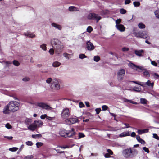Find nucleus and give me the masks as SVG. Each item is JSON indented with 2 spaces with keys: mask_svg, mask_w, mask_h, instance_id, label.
<instances>
[{
  "mask_svg": "<svg viewBox=\"0 0 159 159\" xmlns=\"http://www.w3.org/2000/svg\"><path fill=\"white\" fill-rule=\"evenodd\" d=\"M121 20L120 19H117L116 21V25H120V23L121 22Z\"/></svg>",
  "mask_w": 159,
  "mask_h": 159,
  "instance_id": "nucleus-52",
  "label": "nucleus"
},
{
  "mask_svg": "<svg viewBox=\"0 0 159 159\" xmlns=\"http://www.w3.org/2000/svg\"><path fill=\"white\" fill-rule=\"evenodd\" d=\"M7 105L10 112H14L17 111L19 108L20 103L16 101H11Z\"/></svg>",
  "mask_w": 159,
  "mask_h": 159,
  "instance_id": "nucleus-3",
  "label": "nucleus"
},
{
  "mask_svg": "<svg viewBox=\"0 0 159 159\" xmlns=\"http://www.w3.org/2000/svg\"><path fill=\"white\" fill-rule=\"evenodd\" d=\"M13 63L14 65L16 66H18L20 64L18 62V61L16 60H14L13 61Z\"/></svg>",
  "mask_w": 159,
  "mask_h": 159,
  "instance_id": "nucleus-51",
  "label": "nucleus"
},
{
  "mask_svg": "<svg viewBox=\"0 0 159 159\" xmlns=\"http://www.w3.org/2000/svg\"><path fill=\"white\" fill-rule=\"evenodd\" d=\"M108 153L110 155H112L113 154V152L110 149H108L107 150Z\"/></svg>",
  "mask_w": 159,
  "mask_h": 159,
  "instance_id": "nucleus-61",
  "label": "nucleus"
},
{
  "mask_svg": "<svg viewBox=\"0 0 159 159\" xmlns=\"http://www.w3.org/2000/svg\"><path fill=\"white\" fill-rule=\"evenodd\" d=\"M18 148L17 147H13L9 148V150L11 152H15L18 150Z\"/></svg>",
  "mask_w": 159,
  "mask_h": 159,
  "instance_id": "nucleus-34",
  "label": "nucleus"
},
{
  "mask_svg": "<svg viewBox=\"0 0 159 159\" xmlns=\"http://www.w3.org/2000/svg\"><path fill=\"white\" fill-rule=\"evenodd\" d=\"M74 129L73 128H72L71 129V130L67 131V137H72L75 134V132Z\"/></svg>",
  "mask_w": 159,
  "mask_h": 159,
  "instance_id": "nucleus-14",
  "label": "nucleus"
},
{
  "mask_svg": "<svg viewBox=\"0 0 159 159\" xmlns=\"http://www.w3.org/2000/svg\"><path fill=\"white\" fill-rule=\"evenodd\" d=\"M61 65V63L58 61H54L52 64V66L54 67H58Z\"/></svg>",
  "mask_w": 159,
  "mask_h": 159,
  "instance_id": "nucleus-24",
  "label": "nucleus"
},
{
  "mask_svg": "<svg viewBox=\"0 0 159 159\" xmlns=\"http://www.w3.org/2000/svg\"><path fill=\"white\" fill-rule=\"evenodd\" d=\"M141 89L140 87H133V89L130 90H132L135 92H140Z\"/></svg>",
  "mask_w": 159,
  "mask_h": 159,
  "instance_id": "nucleus-26",
  "label": "nucleus"
},
{
  "mask_svg": "<svg viewBox=\"0 0 159 159\" xmlns=\"http://www.w3.org/2000/svg\"><path fill=\"white\" fill-rule=\"evenodd\" d=\"M125 74V70L123 69L120 70L117 73V78L118 80L121 81L124 78Z\"/></svg>",
  "mask_w": 159,
  "mask_h": 159,
  "instance_id": "nucleus-9",
  "label": "nucleus"
},
{
  "mask_svg": "<svg viewBox=\"0 0 159 159\" xmlns=\"http://www.w3.org/2000/svg\"><path fill=\"white\" fill-rule=\"evenodd\" d=\"M50 87L53 90H58L60 88V84L59 81L56 79L52 80L51 83Z\"/></svg>",
  "mask_w": 159,
  "mask_h": 159,
  "instance_id": "nucleus-5",
  "label": "nucleus"
},
{
  "mask_svg": "<svg viewBox=\"0 0 159 159\" xmlns=\"http://www.w3.org/2000/svg\"><path fill=\"white\" fill-rule=\"evenodd\" d=\"M78 139H80L85 137V135L82 133H79L78 134Z\"/></svg>",
  "mask_w": 159,
  "mask_h": 159,
  "instance_id": "nucleus-31",
  "label": "nucleus"
},
{
  "mask_svg": "<svg viewBox=\"0 0 159 159\" xmlns=\"http://www.w3.org/2000/svg\"><path fill=\"white\" fill-rule=\"evenodd\" d=\"M101 111V109L100 108H97L95 109V111H96V113L97 114H99V113Z\"/></svg>",
  "mask_w": 159,
  "mask_h": 159,
  "instance_id": "nucleus-56",
  "label": "nucleus"
},
{
  "mask_svg": "<svg viewBox=\"0 0 159 159\" xmlns=\"http://www.w3.org/2000/svg\"><path fill=\"white\" fill-rule=\"evenodd\" d=\"M92 30L93 28L91 26H88L87 29V31L89 33H90Z\"/></svg>",
  "mask_w": 159,
  "mask_h": 159,
  "instance_id": "nucleus-41",
  "label": "nucleus"
},
{
  "mask_svg": "<svg viewBox=\"0 0 159 159\" xmlns=\"http://www.w3.org/2000/svg\"><path fill=\"white\" fill-rule=\"evenodd\" d=\"M143 87H145L146 85H147L149 87L152 88L154 86V82H151V81L149 80H148L147 82L144 83L143 82Z\"/></svg>",
  "mask_w": 159,
  "mask_h": 159,
  "instance_id": "nucleus-12",
  "label": "nucleus"
},
{
  "mask_svg": "<svg viewBox=\"0 0 159 159\" xmlns=\"http://www.w3.org/2000/svg\"><path fill=\"white\" fill-rule=\"evenodd\" d=\"M71 119H67L65 120L66 123L69 125H71V121H70Z\"/></svg>",
  "mask_w": 159,
  "mask_h": 159,
  "instance_id": "nucleus-45",
  "label": "nucleus"
},
{
  "mask_svg": "<svg viewBox=\"0 0 159 159\" xmlns=\"http://www.w3.org/2000/svg\"><path fill=\"white\" fill-rule=\"evenodd\" d=\"M138 142L141 143L142 144H145V141L141 139Z\"/></svg>",
  "mask_w": 159,
  "mask_h": 159,
  "instance_id": "nucleus-64",
  "label": "nucleus"
},
{
  "mask_svg": "<svg viewBox=\"0 0 159 159\" xmlns=\"http://www.w3.org/2000/svg\"><path fill=\"white\" fill-rule=\"evenodd\" d=\"M132 82L136 84H138L139 85H140L142 86H143V82H137L135 81H132Z\"/></svg>",
  "mask_w": 159,
  "mask_h": 159,
  "instance_id": "nucleus-44",
  "label": "nucleus"
},
{
  "mask_svg": "<svg viewBox=\"0 0 159 159\" xmlns=\"http://www.w3.org/2000/svg\"><path fill=\"white\" fill-rule=\"evenodd\" d=\"M102 110L105 111L107 110L108 107L106 105H103L102 106Z\"/></svg>",
  "mask_w": 159,
  "mask_h": 159,
  "instance_id": "nucleus-55",
  "label": "nucleus"
},
{
  "mask_svg": "<svg viewBox=\"0 0 159 159\" xmlns=\"http://www.w3.org/2000/svg\"><path fill=\"white\" fill-rule=\"evenodd\" d=\"M115 27L120 32H124L125 30V28L122 24L116 25Z\"/></svg>",
  "mask_w": 159,
  "mask_h": 159,
  "instance_id": "nucleus-13",
  "label": "nucleus"
},
{
  "mask_svg": "<svg viewBox=\"0 0 159 159\" xmlns=\"http://www.w3.org/2000/svg\"><path fill=\"white\" fill-rule=\"evenodd\" d=\"M130 66L134 69H139L142 71H144L143 73V75L145 77H149L150 76V75L149 72L147 71L143 67L141 66H137L133 63H131L130 65Z\"/></svg>",
  "mask_w": 159,
  "mask_h": 159,
  "instance_id": "nucleus-4",
  "label": "nucleus"
},
{
  "mask_svg": "<svg viewBox=\"0 0 159 159\" xmlns=\"http://www.w3.org/2000/svg\"><path fill=\"white\" fill-rule=\"evenodd\" d=\"M136 37L138 38H143L146 39L148 37L147 32L146 31H139L138 32L135 33L134 34Z\"/></svg>",
  "mask_w": 159,
  "mask_h": 159,
  "instance_id": "nucleus-8",
  "label": "nucleus"
},
{
  "mask_svg": "<svg viewBox=\"0 0 159 159\" xmlns=\"http://www.w3.org/2000/svg\"><path fill=\"white\" fill-rule=\"evenodd\" d=\"M40 48L44 51H46L47 50L46 45L45 44H42L40 45Z\"/></svg>",
  "mask_w": 159,
  "mask_h": 159,
  "instance_id": "nucleus-27",
  "label": "nucleus"
},
{
  "mask_svg": "<svg viewBox=\"0 0 159 159\" xmlns=\"http://www.w3.org/2000/svg\"><path fill=\"white\" fill-rule=\"evenodd\" d=\"M154 14L156 17L157 18L159 19V10H156L154 12Z\"/></svg>",
  "mask_w": 159,
  "mask_h": 159,
  "instance_id": "nucleus-35",
  "label": "nucleus"
},
{
  "mask_svg": "<svg viewBox=\"0 0 159 159\" xmlns=\"http://www.w3.org/2000/svg\"><path fill=\"white\" fill-rule=\"evenodd\" d=\"M34 123V124L35 125L36 128L40 127L43 125V123L41 120H35Z\"/></svg>",
  "mask_w": 159,
  "mask_h": 159,
  "instance_id": "nucleus-17",
  "label": "nucleus"
},
{
  "mask_svg": "<svg viewBox=\"0 0 159 159\" xmlns=\"http://www.w3.org/2000/svg\"><path fill=\"white\" fill-rule=\"evenodd\" d=\"M140 102L142 104H145L147 103V101L145 99L141 98Z\"/></svg>",
  "mask_w": 159,
  "mask_h": 159,
  "instance_id": "nucleus-39",
  "label": "nucleus"
},
{
  "mask_svg": "<svg viewBox=\"0 0 159 159\" xmlns=\"http://www.w3.org/2000/svg\"><path fill=\"white\" fill-rule=\"evenodd\" d=\"M86 48L89 51H92L94 49L95 47L91 42L88 41L86 43Z\"/></svg>",
  "mask_w": 159,
  "mask_h": 159,
  "instance_id": "nucleus-11",
  "label": "nucleus"
},
{
  "mask_svg": "<svg viewBox=\"0 0 159 159\" xmlns=\"http://www.w3.org/2000/svg\"><path fill=\"white\" fill-rule=\"evenodd\" d=\"M10 111L9 110V108L8 107V106H7L5 107L4 108L3 113L4 114H8L10 113Z\"/></svg>",
  "mask_w": 159,
  "mask_h": 159,
  "instance_id": "nucleus-22",
  "label": "nucleus"
},
{
  "mask_svg": "<svg viewBox=\"0 0 159 159\" xmlns=\"http://www.w3.org/2000/svg\"><path fill=\"white\" fill-rule=\"evenodd\" d=\"M3 62L7 66H9V65L11 64V62L10 61H4Z\"/></svg>",
  "mask_w": 159,
  "mask_h": 159,
  "instance_id": "nucleus-59",
  "label": "nucleus"
},
{
  "mask_svg": "<svg viewBox=\"0 0 159 159\" xmlns=\"http://www.w3.org/2000/svg\"><path fill=\"white\" fill-rule=\"evenodd\" d=\"M51 25L52 27H54L59 30H61L62 29L61 26L60 25L57 23H52L51 24Z\"/></svg>",
  "mask_w": 159,
  "mask_h": 159,
  "instance_id": "nucleus-20",
  "label": "nucleus"
},
{
  "mask_svg": "<svg viewBox=\"0 0 159 159\" xmlns=\"http://www.w3.org/2000/svg\"><path fill=\"white\" fill-rule=\"evenodd\" d=\"M47 117V115L46 114L42 115L40 116V118L42 119H44Z\"/></svg>",
  "mask_w": 159,
  "mask_h": 159,
  "instance_id": "nucleus-58",
  "label": "nucleus"
},
{
  "mask_svg": "<svg viewBox=\"0 0 159 159\" xmlns=\"http://www.w3.org/2000/svg\"><path fill=\"white\" fill-rule=\"evenodd\" d=\"M42 137V135L41 134H34L32 135V137L33 138H40Z\"/></svg>",
  "mask_w": 159,
  "mask_h": 159,
  "instance_id": "nucleus-33",
  "label": "nucleus"
},
{
  "mask_svg": "<svg viewBox=\"0 0 159 159\" xmlns=\"http://www.w3.org/2000/svg\"><path fill=\"white\" fill-rule=\"evenodd\" d=\"M94 61L96 62H98L100 60V57L98 56H95L94 57Z\"/></svg>",
  "mask_w": 159,
  "mask_h": 159,
  "instance_id": "nucleus-32",
  "label": "nucleus"
},
{
  "mask_svg": "<svg viewBox=\"0 0 159 159\" xmlns=\"http://www.w3.org/2000/svg\"><path fill=\"white\" fill-rule=\"evenodd\" d=\"M33 158V155H28L25 156L24 157V159H32Z\"/></svg>",
  "mask_w": 159,
  "mask_h": 159,
  "instance_id": "nucleus-36",
  "label": "nucleus"
},
{
  "mask_svg": "<svg viewBox=\"0 0 159 159\" xmlns=\"http://www.w3.org/2000/svg\"><path fill=\"white\" fill-rule=\"evenodd\" d=\"M71 124H74L78 121V119L76 118H70Z\"/></svg>",
  "mask_w": 159,
  "mask_h": 159,
  "instance_id": "nucleus-28",
  "label": "nucleus"
},
{
  "mask_svg": "<svg viewBox=\"0 0 159 159\" xmlns=\"http://www.w3.org/2000/svg\"><path fill=\"white\" fill-rule=\"evenodd\" d=\"M49 52L52 55L54 54V50L53 48H51L49 51Z\"/></svg>",
  "mask_w": 159,
  "mask_h": 159,
  "instance_id": "nucleus-49",
  "label": "nucleus"
},
{
  "mask_svg": "<svg viewBox=\"0 0 159 159\" xmlns=\"http://www.w3.org/2000/svg\"><path fill=\"white\" fill-rule=\"evenodd\" d=\"M69 10L70 11H79L78 8H77L74 6H70L69 8Z\"/></svg>",
  "mask_w": 159,
  "mask_h": 159,
  "instance_id": "nucleus-23",
  "label": "nucleus"
},
{
  "mask_svg": "<svg viewBox=\"0 0 159 159\" xmlns=\"http://www.w3.org/2000/svg\"><path fill=\"white\" fill-rule=\"evenodd\" d=\"M133 4L135 7H139L140 5V3L139 2H133Z\"/></svg>",
  "mask_w": 159,
  "mask_h": 159,
  "instance_id": "nucleus-47",
  "label": "nucleus"
},
{
  "mask_svg": "<svg viewBox=\"0 0 159 159\" xmlns=\"http://www.w3.org/2000/svg\"><path fill=\"white\" fill-rule=\"evenodd\" d=\"M120 12L121 14H124L126 12V11L125 10L122 8L120 9Z\"/></svg>",
  "mask_w": 159,
  "mask_h": 159,
  "instance_id": "nucleus-48",
  "label": "nucleus"
},
{
  "mask_svg": "<svg viewBox=\"0 0 159 159\" xmlns=\"http://www.w3.org/2000/svg\"><path fill=\"white\" fill-rule=\"evenodd\" d=\"M87 17L88 19L95 20L97 22H98L102 18L99 15L94 13H89Z\"/></svg>",
  "mask_w": 159,
  "mask_h": 159,
  "instance_id": "nucleus-6",
  "label": "nucleus"
},
{
  "mask_svg": "<svg viewBox=\"0 0 159 159\" xmlns=\"http://www.w3.org/2000/svg\"><path fill=\"white\" fill-rule=\"evenodd\" d=\"M52 80L51 78H48L46 80V82L47 84L51 83L52 81Z\"/></svg>",
  "mask_w": 159,
  "mask_h": 159,
  "instance_id": "nucleus-38",
  "label": "nucleus"
},
{
  "mask_svg": "<svg viewBox=\"0 0 159 159\" xmlns=\"http://www.w3.org/2000/svg\"><path fill=\"white\" fill-rule=\"evenodd\" d=\"M143 149L145 152H146L147 153H149L150 151L148 148L146 147H143Z\"/></svg>",
  "mask_w": 159,
  "mask_h": 159,
  "instance_id": "nucleus-43",
  "label": "nucleus"
},
{
  "mask_svg": "<svg viewBox=\"0 0 159 159\" xmlns=\"http://www.w3.org/2000/svg\"><path fill=\"white\" fill-rule=\"evenodd\" d=\"M104 156L105 158H109L111 157L110 155L108 153L104 154Z\"/></svg>",
  "mask_w": 159,
  "mask_h": 159,
  "instance_id": "nucleus-63",
  "label": "nucleus"
},
{
  "mask_svg": "<svg viewBox=\"0 0 159 159\" xmlns=\"http://www.w3.org/2000/svg\"><path fill=\"white\" fill-rule=\"evenodd\" d=\"M138 26L139 27L140 29H144L145 28V25L142 23H139Z\"/></svg>",
  "mask_w": 159,
  "mask_h": 159,
  "instance_id": "nucleus-29",
  "label": "nucleus"
},
{
  "mask_svg": "<svg viewBox=\"0 0 159 159\" xmlns=\"http://www.w3.org/2000/svg\"><path fill=\"white\" fill-rule=\"evenodd\" d=\"M30 79L29 77H26L23 78L22 80L24 82H27L29 81Z\"/></svg>",
  "mask_w": 159,
  "mask_h": 159,
  "instance_id": "nucleus-50",
  "label": "nucleus"
},
{
  "mask_svg": "<svg viewBox=\"0 0 159 159\" xmlns=\"http://www.w3.org/2000/svg\"><path fill=\"white\" fill-rule=\"evenodd\" d=\"M70 115L69 110L68 108H65L63 109L61 114V116L63 118L65 119L68 117Z\"/></svg>",
  "mask_w": 159,
  "mask_h": 159,
  "instance_id": "nucleus-10",
  "label": "nucleus"
},
{
  "mask_svg": "<svg viewBox=\"0 0 159 159\" xmlns=\"http://www.w3.org/2000/svg\"><path fill=\"white\" fill-rule=\"evenodd\" d=\"M51 43L52 47L54 48L56 54H59L62 52L64 48L63 43L57 39H52Z\"/></svg>",
  "mask_w": 159,
  "mask_h": 159,
  "instance_id": "nucleus-1",
  "label": "nucleus"
},
{
  "mask_svg": "<svg viewBox=\"0 0 159 159\" xmlns=\"http://www.w3.org/2000/svg\"><path fill=\"white\" fill-rule=\"evenodd\" d=\"M135 54L139 57H141L143 56V54L144 53V51L143 50H136L134 51Z\"/></svg>",
  "mask_w": 159,
  "mask_h": 159,
  "instance_id": "nucleus-15",
  "label": "nucleus"
},
{
  "mask_svg": "<svg viewBox=\"0 0 159 159\" xmlns=\"http://www.w3.org/2000/svg\"><path fill=\"white\" fill-rule=\"evenodd\" d=\"M24 35L26 36L31 38H34L35 36V35L34 34L30 32H25L24 33Z\"/></svg>",
  "mask_w": 159,
  "mask_h": 159,
  "instance_id": "nucleus-16",
  "label": "nucleus"
},
{
  "mask_svg": "<svg viewBox=\"0 0 159 159\" xmlns=\"http://www.w3.org/2000/svg\"><path fill=\"white\" fill-rule=\"evenodd\" d=\"M129 132V131L124 132L121 133L119 136V137L122 138L126 136H130Z\"/></svg>",
  "mask_w": 159,
  "mask_h": 159,
  "instance_id": "nucleus-18",
  "label": "nucleus"
},
{
  "mask_svg": "<svg viewBox=\"0 0 159 159\" xmlns=\"http://www.w3.org/2000/svg\"><path fill=\"white\" fill-rule=\"evenodd\" d=\"M32 122V120L30 119H27L25 120V122L26 124L28 126L29 125L30 123H31Z\"/></svg>",
  "mask_w": 159,
  "mask_h": 159,
  "instance_id": "nucleus-30",
  "label": "nucleus"
},
{
  "mask_svg": "<svg viewBox=\"0 0 159 159\" xmlns=\"http://www.w3.org/2000/svg\"><path fill=\"white\" fill-rule=\"evenodd\" d=\"M35 105L37 106H38L42 108L43 109L48 110H51L52 109V107H50L46 103L43 102H37L36 103Z\"/></svg>",
  "mask_w": 159,
  "mask_h": 159,
  "instance_id": "nucleus-7",
  "label": "nucleus"
},
{
  "mask_svg": "<svg viewBox=\"0 0 159 159\" xmlns=\"http://www.w3.org/2000/svg\"><path fill=\"white\" fill-rule=\"evenodd\" d=\"M26 144L28 146H32L33 144V143L31 141H28L26 142Z\"/></svg>",
  "mask_w": 159,
  "mask_h": 159,
  "instance_id": "nucleus-54",
  "label": "nucleus"
},
{
  "mask_svg": "<svg viewBox=\"0 0 159 159\" xmlns=\"http://www.w3.org/2000/svg\"><path fill=\"white\" fill-rule=\"evenodd\" d=\"M63 55L64 57H65L67 59H69L70 58L69 56L70 55L66 53H64L63 54Z\"/></svg>",
  "mask_w": 159,
  "mask_h": 159,
  "instance_id": "nucleus-42",
  "label": "nucleus"
},
{
  "mask_svg": "<svg viewBox=\"0 0 159 159\" xmlns=\"http://www.w3.org/2000/svg\"><path fill=\"white\" fill-rule=\"evenodd\" d=\"M28 128L30 130L34 131L37 128L35 125L34 124V123H33L28 126Z\"/></svg>",
  "mask_w": 159,
  "mask_h": 159,
  "instance_id": "nucleus-21",
  "label": "nucleus"
},
{
  "mask_svg": "<svg viewBox=\"0 0 159 159\" xmlns=\"http://www.w3.org/2000/svg\"><path fill=\"white\" fill-rule=\"evenodd\" d=\"M148 130L147 129L143 130H138V133L139 134H141L142 133L148 132Z\"/></svg>",
  "mask_w": 159,
  "mask_h": 159,
  "instance_id": "nucleus-25",
  "label": "nucleus"
},
{
  "mask_svg": "<svg viewBox=\"0 0 159 159\" xmlns=\"http://www.w3.org/2000/svg\"><path fill=\"white\" fill-rule=\"evenodd\" d=\"M150 61L151 62V64L155 66H157V63L154 61H152L151 59H150Z\"/></svg>",
  "mask_w": 159,
  "mask_h": 159,
  "instance_id": "nucleus-37",
  "label": "nucleus"
},
{
  "mask_svg": "<svg viewBox=\"0 0 159 159\" xmlns=\"http://www.w3.org/2000/svg\"><path fill=\"white\" fill-rule=\"evenodd\" d=\"M59 134L61 136L64 137H67V134H68L67 133V131H66L65 130H61L60 131Z\"/></svg>",
  "mask_w": 159,
  "mask_h": 159,
  "instance_id": "nucleus-19",
  "label": "nucleus"
},
{
  "mask_svg": "<svg viewBox=\"0 0 159 159\" xmlns=\"http://www.w3.org/2000/svg\"><path fill=\"white\" fill-rule=\"evenodd\" d=\"M5 127L8 129H10L11 128V125L9 123H7L5 125Z\"/></svg>",
  "mask_w": 159,
  "mask_h": 159,
  "instance_id": "nucleus-57",
  "label": "nucleus"
},
{
  "mask_svg": "<svg viewBox=\"0 0 159 159\" xmlns=\"http://www.w3.org/2000/svg\"><path fill=\"white\" fill-rule=\"evenodd\" d=\"M138 153V151L135 149L127 148L124 150L122 152L123 156L125 158H130L136 156Z\"/></svg>",
  "mask_w": 159,
  "mask_h": 159,
  "instance_id": "nucleus-2",
  "label": "nucleus"
},
{
  "mask_svg": "<svg viewBox=\"0 0 159 159\" xmlns=\"http://www.w3.org/2000/svg\"><path fill=\"white\" fill-rule=\"evenodd\" d=\"M153 137L156 139L157 140H159V137H158L157 134L155 133L153 134Z\"/></svg>",
  "mask_w": 159,
  "mask_h": 159,
  "instance_id": "nucleus-53",
  "label": "nucleus"
},
{
  "mask_svg": "<svg viewBox=\"0 0 159 159\" xmlns=\"http://www.w3.org/2000/svg\"><path fill=\"white\" fill-rule=\"evenodd\" d=\"M153 76L154 78H155V79H158L159 78V75L158 74L156 73L154 74Z\"/></svg>",
  "mask_w": 159,
  "mask_h": 159,
  "instance_id": "nucleus-62",
  "label": "nucleus"
},
{
  "mask_svg": "<svg viewBox=\"0 0 159 159\" xmlns=\"http://www.w3.org/2000/svg\"><path fill=\"white\" fill-rule=\"evenodd\" d=\"M79 57L81 59H83L84 58H86L87 57V56H85L84 54H80L79 55Z\"/></svg>",
  "mask_w": 159,
  "mask_h": 159,
  "instance_id": "nucleus-40",
  "label": "nucleus"
},
{
  "mask_svg": "<svg viewBox=\"0 0 159 159\" xmlns=\"http://www.w3.org/2000/svg\"><path fill=\"white\" fill-rule=\"evenodd\" d=\"M58 147L61 148H64V149L69 148V146L68 145H65V146H58Z\"/></svg>",
  "mask_w": 159,
  "mask_h": 159,
  "instance_id": "nucleus-60",
  "label": "nucleus"
},
{
  "mask_svg": "<svg viewBox=\"0 0 159 159\" xmlns=\"http://www.w3.org/2000/svg\"><path fill=\"white\" fill-rule=\"evenodd\" d=\"M43 144L42 142H37L36 143V145L37 147L38 148H39L43 145Z\"/></svg>",
  "mask_w": 159,
  "mask_h": 159,
  "instance_id": "nucleus-46",
  "label": "nucleus"
}]
</instances>
